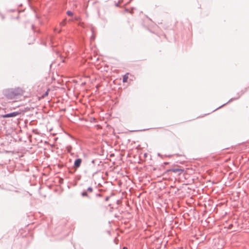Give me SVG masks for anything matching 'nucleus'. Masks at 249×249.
I'll list each match as a JSON object with an SVG mask.
<instances>
[{
  "mask_svg": "<svg viewBox=\"0 0 249 249\" xmlns=\"http://www.w3.org/2000/svg\"><path fill=\"white\" fill-rule=\"evenodd\" d=\"M3 95L8 99H14L24 93L23 90L19 87L16 88L7 89L3 90Z\"/></svg>",
  "mask_w": 249,
  "mask_h": 249,
  "instance_id": "f257e3e1",
  "label": "nucleus"
},
{
  "mask_svg": "<svg viewBox=\"0 0 249 249\" xmlns=\"http://www.w3.org/2000/svg\"><path fill=\"white\" fill-rule=\"evenodd\" d=\"M93 191V188L92 187H88L86 189L84 190L81 195L83 197H86L88 198H91L89 194Z\"/></svg>",
  "mask_w": 249,
  "mask_h": 249,
  "instance_id": "f03ea898",
  "label": "nucleus"
},
{
  "mask_svg": "<svg viewBox=\"0 0 249 249\" xmlns=\"http://www.w3.org/2000/svg\"><path fill=\"white\" fill-rule=\"evenodd\" d=\"M20 114V112L19 111H15L9 113L5 114L4 115H2L1 117L3 118H12L15 117L18 115Z\"/></svg>",
  "mask_w": 249,
  "mask_h": 249,
  "instance_id": "7ed1b4c3",
  "label": "nucleus"
},
{
  "mask_svg": "<svg viewBox=\"0 0 249 249\" xmlns=\"http://www.w3.org/2000/svg\"><path fill=\"white\" fill-rule=\"evenodd\" d=\"M95 165H89V168L88 169V170L86 172V173H90L92 175V177H94V176L98 172V171L95 169Z\"/></svg>",
  "mask_w": 249,
  "mask_h": 249,
  "instance_id": "20e7f679",
  "label": "nucleus"
},
{
  "mask_svg": "<svg viewBox=\"0 0 249 249\" xmlns=\"http://www.w3.org/2000/svg\"><path fill=\"white\" fill-rule=\"evenodd\" d=\"M82 161V160L81 159H76L74 162L73 167L75 169H77L79 168L81 164Z\"/></svg>",
  "mask_w": 249,
  "mask_h": 249,
  "instance_id": "39448f33",
  "label": "nucleus"
},
{
  "mask_svg": "<svg viewBox=\"0 0 249 249\" xmlns=\"http://www.w3.org/2000/svg\"><path fill=\"white\" fill-rule=\"evenodd\" d=\"M240 95H238V96H237V97H235V98H231V99H230V100H229V101H228L226 103H225V104H224L223 105H221V106H220L219 107H218L217 108L215 109V110H217V109H218V108H221V107H222L224 106L225 105H226L227 104H228V103H230V102H232V101H234V100H237V99H239V98H240ZM214 111V110L213 111Z\"/></svg>",
  "mask_w": 249,
  "mask_h": 249,
  "instance_id": "423d86ee",
  "label": "nucleus"
},
{
  "mask_svg": "<svg viewBox=\"0 0 249 249\" xmlns=\"http://www.w3.org/2000/svg\"><path fill=\"white\" fill-rule=\"evenodd\" d=\"M183 171V170H182L181 169H179V168H172V169H170L167 170L166 172H174V173H177V172H180L179 174H180Z\"/></svg>",
  "mask_w": 249,
  "mask_h": 249,
  "instance_id": "0eeeda50",
  "label": "nucleus"
},
{
  "mask_svg": "<svg viewBox=\"0 0 249 249\" xmlns=\"http://www.w3.org/2000/svg\"><path fill=\"white\" fill-rule=\"evenodd\" d=\"M128 73H127L123 76V83H125L127 81V79L128 78Z\"/></svg>",
  "mask_w": 249,
  "mask_h": 249,
  "instance_id": "6e6552de",
  "label": "nucleus"
},
{
  "mask_svg": "<svg viewBox=\"0 0 249 249\" xmlns=\"http://www.w3.org/2000/svg\"><path fill=\"white\" fill-rule=\"evenodd\" d=\"M67 15H68L69 16H73V13H72L71 11H68L67 12Z\"/></svg>",
  "mask_w": 249,
  "mask_h": 249,
  "instance_id": "1a4fd4ad",
  "label": "nucleus"
},
{
  "mask_svg": "<svg viewBox=\"0 0 249 249\" xmlns=\"http://www.w3.org/2000/svg\"><path fill=\"white\" fill-rule=\"evenodd\" d=\"M91 31H92V35L91 36V40H94V38H95V36H94V34H93V28L91 29Z\"/></svg>",
  "mask_w": 249,
  "mask_h": 249,
  "instance_id": "9d476101",
  "label": "nucleus"
},
{
  "mask_svg": "<svg viewBox=\"0 0 249 249\" xmlns=\"http://www.w3.org/2000/svg\"><path fill=\"white\" fill-rule=\"evenodd\" d=\"M97 160H93L92 161H91V163H92V165H95V163L96 162Z\"/></svg>",
  "mask_w": 249,
  "mask_h": 249,
  "instance_id": "9b49d317",
  "label": "nucleus"
},
{
  "mask_svg": "<svg viewBox=\"0 0 249 249\" xmlns=\"http://www.w3.org/2000/svg\"><path fill=\"white\" fill-rule=\"evenodd\" d=\"M65 25V21H63L61 22L60 23V26H64Z\"/></svg>",
  "mask_w": 249,
  "mask_h": 249,
  "instance_id": "f8f14e48",
  "label": "nucleus"
},
{
  "mask_svg": "<svg viewBox=\"0 0 249 249\" xmlns=\"http://www.w3.org/2000/svg\"><path fill=\"white\" fill-rule=\"evenodd\" d=\"M49 89L44 94L43 96H47L48 95Z\"/></svg>",
  "mask_w": 249,
  "mask_h": 249,
  "instance_id": "ddd939ff",
  "label": "nucleus"
},
{
  "mask_svg": "<svg viewBox=\"0 0 249 249\" xmlns=\"http://www.w3.org/2000/svg\"><path fill=\"white\" fill-rule=\"evenodd\" d=\"M246 90H247V89H245L244 91L242 90L241 91V95H242L243 94H244Z\"/></svg>",
  "mask_w": 249,
  "mask_h": 249,
  "instance_id": "4468645a",
  "label": "nucleus"
},
{
  "mask_svg": "<svg viewBox=\"0 0 249 249\" xmlns=\"http://www.w3.org/2000/svg\"><path fill=\"white\" fill-rule=\"evenodd\" d=\"M109 196H107V197H106V198H105V201H108V199H109Z\"/></svg>",
  "mask_w": 249,
  "mask_h": 249,
  "instance_id": "2eb2a0df",
  "label": "nucleus"
},
{
  "mask_svg": "<svg viewBox=\"0 0 249 249\" xmlns=\"http://www.w3.org/2000/svg\"><path fill=\"white\" fill-rule=\"evenodd\" d=\"M158 156L160 157H162V155L160 153H158Z\"/></svg>",
  "mask_w": 249,
  "mask_h": 249,
  "instance_id": "dca6fc26",
  "label": "nucleus"
},
{
  "mask_svg": "<svg viewBox=\"0 0 249 249\" xmlns=\"http://www.w3.org/2000/svg\"><path fill=\"white\" fill-rule=\"evenodd\" d=\"M96 196H101V194H97L96 195Z\"/></svg>",
  "mask_w": 249,
  "mask_h": 249,
  "instance_id": "f3484780",
  "label": "nucleus"
},
{
  "mask_svg": "<svg viewBox=\"0 0 249 249\" xmlns=\"http://www.w3.org/2000/svg\"><path fill=\"white\" fill-rule=\"evenodd\" d=\"M32 29L34 30V28H35V25H32Z\"/></svg>",
  "mask_w": 249,
  "mask_h": 249,
  "instance_id": "a211bd4d",
  "label": "nucleus"
},
{
  "mask_svg": "<svg viewBox=\"0 0 249 249\" xmlns=\"http://www.w3.org/2000/svg\"><path fill=\"white\" fill-rule=\"evenodd\" d=\"M123 249H127V247H124L123 248Z\"/></svg>",
  "mask_w": 249,
  "mask_h": 249,
  "instance_id": "6ab92c4d",
  "label": "nucleus"
},
{
  "mask_svg": "<svg viewBox=\"0 0 249 249\" xmlns=\"http://www.w3.org/2000/svg\"><path fill=\"white\" fill-rule=\"evenodd\" d=\"M116 6H119V4H118V3H116Z\"/></svg>",
  "mask_w": 249,
  "mask_h": 249,
  "instance_id": "aec40b11",
  "label": "nucleus"
},
{
  "mask_svg": "<svg viewBox=\"0 0 249 249\" xmlns=\"http://www.w3.org/2000/svg\"><path fill=\"white\" fill-rule=\"evenodd\" d=\"M164 163L165 164H168V162H164Z\"/></svg>",
  "mask_w": 249,
  "mask_h": 249,
  "instance_id": "412c9836",
  "label": "nucleus"
},
{
  "mask_svg": "<svg viewBox=\"0 0 249 249\" xmlns=\"http://www.w3.org/2000/svg\"><path fill=\"white\" fill-rule=\"evenodd\" d=\"M2 18H4V17L3 16H1Z\"/></svg>",
  "mask_w": 249,
  "mask_h": 249,
  "instance_id": "4be33fe9",
  "label": "nucleus"
},
{
  "mask_svg": "<svg viewBox=\"0 0 249 249\" xmlns=\"http://www.w3.org/2000/svg\"><path fill=\"white\" fill-rule=\"evenodd\" d=\"M132 0H130V1H132Z\"/></svg>",
  "mask_w": 249,
  "mask_h": 249,
  "instance_id": "5701e85b",
  "label": "nucleus"
}]
</instances>
